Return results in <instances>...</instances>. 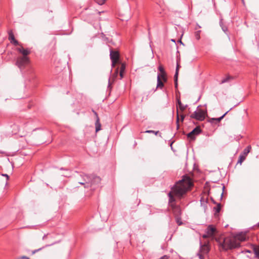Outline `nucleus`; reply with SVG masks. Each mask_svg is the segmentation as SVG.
<instances>
[{
    "label": "nucleus",
    "mask_w": 259,
    "mask_h": 259,
    "mask_svg": "<svg viewBox=\"0 0 259 259\" xmlns=\"http://www.w3.org/2000/svg\"><path fill=\"white\" fill-rule=\"evenodd\" d=\"M222 28L223 31L226 32L227 31V28L226 26H222Z\"/></svg>",
    "instance_id": "nucleus-34"
},
{
    "label": "nucleus",
    "mask_w": 259,
    "mask_h": 259,
    "mask_svg": "<svg viewBox=\"0 0 259 259\" xmlns=\"http://www.w3.org/2000/svg\"><path fill=\"white\" fill-rule=\"evenodd\" d=\"M178 103L179 104V108L181 110L184 111L186 109L187 105H183L180 100L178 101Z\"/></svg>",
    "instance_id": "nucleus-20"
},
{
    "label": "nucleus",
    "mask_w": 259,
    "mask_h": 259,
    "mask_svg": "<svg viewBox=\"0 0 259 259\" xmlns=\"http://www.w3.org/2000/svg\"><path fill=\"white\" fill-rule=\"evenodd\" d=\"M229 112L228 111H227L225 113H224L222 116L219 117V118H212V120H216L217 122H220L224 117V116L227 114V113Z\"/></svg>",
    "instance_id": "nucleus-22"
},
{
    "label": "nucleus",
    "mask_w": 259,
    "mask_h": 259,
    "mask_svg": "<svg viewBox=\"0 0 259 259\" xmlns=\"http://www.w3.org/2000/svg\"><path fill=\"white\" fill-rule=\"evenodd\" d=\"M252 249L255 257L259 259V246L253 245Z\"/></svg>",
    "instance_id": "nucleus-12"
},
{
    "label": "nucleus",
    "mask_w": 259,
    "mask_h": 259,
    "mask_svg": "<svg viewBox=\"0 0 259 259\" xmlns=\"http://www.w3.org/2000/svg\"><path fill=\"white\" fill-rule=\"evenodd\" d=\"M200 201H201V203H202V201H203V198H201V200H200Z\"/></svg>",
    "instance_id": "nucleus-42"
},
{
    "label": "nucleus",
    "mask_w": 259,
    "mask_h": 259,
    "mask_svg": "<svg viewBox=\"0 0 259 259\" xmlns=\"http://www.w3.org/2000/svg\"><path fill=\"white\" fill-rule=\"evenodd\" d=\"M200 259H204V256L200 254H198Z\"/></svg>",
    "instance_id": "nucleus-36"
},
{
    "label": "nucleus",
    "mask_w": 259,
    "mask_h": 259,
    "mask_svg": "<svg viewBox=\"0 0 259 259\" xmlns=\"http://www.w3.org/2000/svg\"><path fill=\"white\" fill-rule=\"evenodd\" d=\"M157 76H160V79L164 82H166L167 81V77L166 76V73H162V74H158Z\"/></svg>",
    "instance_id": "nucleus-17"
},
{
    "label": "nucleus",
    "mask_w": 259,
    "mask_h": 259,
    "mask_svg": "<svg viewBox=\"0 0 259 259\" xmlns=\"http://www.w3.org/2000/svg\"><path fill=\"white\" fill-rule=\"evenodd\" d=\"M27 259H29V258L28 257H27Z\"/></svg>",
    "instance_id": "nucleus-48"
},
{
    "label": "nucleus",
    "mask_w": 259,
    "mask_h": 259,
    "mask_svg": "<svg viewBox=\"0 0 259 259\" xmlns=\"http://www.w3.org/2000/svg\"><path fill=\"white\" fill-rule=\"evenodd\" d=\"M180 42L181 44H183L182 43V42L181 40H180Z\"/></svg>",
    "instance_id": "nucleus-43"
},
{
    "label": "nucleus",
    "mask_w": 259,
    "mask_h": 259,
    "mask_svg": "<svg viewBox=\"0 0 259 259\" xmlns=\"http://www.w3.org/2000/svg\"><path fill=\"white\" fill-rule=\"evenodd\" d=\"M213 210H214V215H217L218 213H219L220 211V210H221V204H218V205L213 207Z\"/></svg>",
    "instance_id": "nucleus-16"
},
{
    "label": "nucleus",
    "mask_w": 259,
    "mask_h": 259,
    "mask_svg": "<svg viewBox=\"0 0 259 259\" xmlns=\"http://www.w3.org/2000/svg\"><path fill=\"white\" fill-rule=\"evenodd\" d=\"M191 118L202 121L205 119V113L203 110L199 109L194 112L191 115Z\"/></svg>",
    "instance_id": "nucleus-7"
},
{
    "label": "nucleus",
    "mask_w": 259,
    "mask_h": 259,
    "mask_svg": "<svg viewBox=\"0 0 259 259\" xmlns=\"http://www.w3.org/2000/svg\"><path fill=\"white\" fill-rule=\"evenodd\" d=\"M240 245V243L237 241L234 238H225L222 244V247L225 250L237 248L239 247Z\"/></svg>",
    "instance_id": "nucleus-3"
},
{
    "label": "nucleus",
    "mask_w": 259,
    "mask_h": 259,
    "mask_svg": "<svg viewBox=\"0 0 259 259\" xmlns=\"http://www.w3.org/2000/svg\"><path fill=\"white\" fill-rule=\"evenodd\" d=\"M21 258L22 259H27V257L25 256H22L21 257Z\"/></svg>",
    "instance_id": "nucleus-39"
},
{
    "label": "nucleus",
    "mask_w": 259,
    "mask_h": 259,
    "mask_svg": "<svg viewBox=\"0 0 259 259\" xmlns=\"http://www.w3.org/2000/svg\"><path fill=\"white\" fill-rule=\"evenodd\" d=\"M158 70L160 72V73L159 74H162V73H165L163 67L162 66H161V65L158 67Z\"/></svg>",
    "instance_id": "nucleus-25"
},
{
    "label": "nucleus",
    "mask_w": 259,
    "mask_h": 259,
    "mask_svg": "<svg viewBox=\"0 0 259 259\" xmlns=\"http://www.w3.org/2000/svg\"><path fill=\"white\" fill-rule=\"evenodd\" d=\"M27 259H29V258L28 257H27Z\"/></svg>",
    "instance_id": "nucleus-47"
},
{
    "label": "nucleus",
    "mask_w": 259,
    "mask_h": 259,
    "mask_svg": "<svg viewBox=\"0 0 259 259\" xmlns=\"http://www.w3.org/2000/svg\"><path fill=\"white\" fill-rule=\"evenodd\" d=\"M180 67V65L179 64L178 62H177V67H176L175 73L178 72V74H179V69Z\"/></svg>",
    "instance_id": "nucleus-30"
},
{
    "label": "nucleus",
    "mask_w": 259,
    "mask_h": 259,
    "mask_svg": "<svg viewBox=\"0 0 259 259\" xmlns=\"http://www.w3.org/2000/svg\"><path fill=\"white\" fill-rule=\"evenodd\" d=\"M216 231V229L212 225H209L205 231V234L202 235L203 238H213Z\"/></svg>",
    "instance_id": "nucleus-6"
},
{
    "label": "nucleus",
    "mask_w": 259,
    "mask_h": 259,
    "mask_svg": "<svg viewBox=\"0 0 259 259\" xmlns=\"http://www.w3.org/2000/svg\"><path fill=\"white\" fill-rule=\"evenodd\" d=\"M179 113H178V110L177 109V122L179 121Z\"/></svg>",
    "instance_id": "nucleus-38"
},
{
    "label": "nucleus",
    "mask_w": 259,
    "mask_h": 259,
    "mask_svg": "<svg viewBox=\"0 0 259 259\" xmlns=\"http://www.w3.org/2000/svg\"><path fill=\"white\" fill-rule=\"evenodd\" d=\"M89 177L90 180L89 181V182L91 184L90 188H95L100 183L101 178L99 177L94 175H91L89 176Z\"/></svg>",
    "instance_id": "nucleus-8"
},
{
    "label": "nucleus",
    "mask_w": 259,
    "mask_h": 259,
    "mask_svg": "<svg viewBox=\"0 0 259 259\" xmlns=\"http://www.w3.org/2000/svg\"><path fill=\"white\" fill-rule=\"evenodd\" d=\"M148 35H149V36L150 37V28H148Z\"/></svg>",
    "instance_id": "nucleus-40"
},
{
    "label": "nucleus",
    "mask_w": 259,
    "mask_h": 259,
    "mask_svg": "<svg viewBox=\"0 0 259 259\" xmlns=\"http://www.w3.org/2000/svg\"><path fill=\"white\" fill-rule=\"evenodd\" d=\"M181 120H182V121H183L184 119L185 116L183 114H182L181 115Z\"/></svg>",
    "instance_id": "nucleus-37"
},
{
    "label": "nucleus",
    "mask_w": 259,
    "mask_h": 259,
    "mask_svg": "<svg viewBox=\"0 0 259 259\" xmlns=\"http://www.w3.org/2000/svg\"><path fill=\"white\" fill-rule=\"evenodd\" d=\"M164 86L162 81L160 79V76H157V88L162 89Z\"/></svg>",
    "instance_id": "nucleus-13"
},
{
    "label": "nucleus",
    "mask_w": 259,
    "mask_h": 259,
    "mask_svg": "<svg viewBox=\"0 0 259 259\" xmlns=\"http://www.w3.org/2000/svg\"><path fill=\"white\" fill-rule=\"evenodd\" d=\"M258 226H259V223H258Z\"/></svg>",
    "instance_id": "nucleus-46"
},
{
    "label": "nucleus",
    "mask_w": 259,
    "mask_h": 259,
    "mask_svg": "<svg viewBox=\"0 0 259 259\" xmlns=\"http://www.w3.org/2000/svg\"><path fill=\"white\" fill-rule=\"evenodd\" d=\"M247 252H250V251L249 250H247Z\"/></svg>",
    "instance_id": "nucleus-45"
},
{
    "label": "nucleus",
    "mask_w": 259,
    "mask_h": 259,
    "mask_svg": "<svg viewBox=\"0 0 259 259\" xmlns=\"http://www.w3.org/2000/svg\"><path fill=\"white\" fill-rule=\"evenodd\" d=\"M93 112H94V114L96 116V122H95L96 132H98L99 131H100L101 129V124L100 123L99 117H98V115L97 112H95L94 110H93Z\"/></svg>",
    "instance_id": "nucleus-11"
},
{
    "label": "nucleus",
    "mask_w": 259,
    "mask_h": 259,
    "mask_svg": "<svg viewBox=\"0 0 259 259\" xmlns=\"http://www.w3.org/2000/svg\"><path fill=\"white\" fill-rule=\"evenodd\" d=\"M16 50L22 54L21 56L28 57L27 56L30 53V50L28 49H24L23 47H19L16 49Z\"/></svg>",
    "instance_id": "nucleus-10"
},
{
    "label": "nucleus",
    "mask_w": 259,
    "mask_h": 259,
    "mask_svg": "<svg viewBox=\"0 0 259 259\" xmlns=\"http://www.w3.org/2000/svg\"><path fill=\"white\" fill-rule=\"evenodd\" d=\"M158 132H159L158 131L155 132V131H152V130H148V131H146V133H154L155 135H157V134Z\"/></svg>",
    "instance_id": "nucleus-28"
},
{
    "label": "nucleus",
    "mask_w": 259,
    "mask_h": 259,
    "mask_svg": "<svg viewBox=\"0 0 259 259\" xmlns=\"http://www.w3.org/2000/svg\"><path fill=\"white\" fill-rule=\"evenodd\" d=\"M42 248H39V249H35V250H34L32 251V254H34V253H35L36 252H37V251H38L40 250Z\"/></svg>",
    "instance_id": "nucleus-32"
},
{
    "label": "nucleus",
    "mask_w": 259,
    "mask_h": 259,
    "mask_svg": "<svg viewBox=\"0 0 259 259\" xmlns=\"http://www.w3.org/2000/svg\"><path fill=\"white\" fill-rule=\"evenodd\" d=\"M95 2L99 5H102L105 3V0H95Z\"/></svg>",
    "instance_id": "nucleus-26"
},
{
    "label": "nucleus",
    "mask_w": 259,
    "mask_h": 259,
    "mask_svg": "<svg viewBox=\"0 0 259 259\" xmlns=\"http://www.w3.org/2000/svg\"><path fill=\"white\" fill-rule=\"evenodd\" d=\"M178 72L175 73V74L174 75V79H175V88L177 89L178 87Z\"/></svg>",
    "instance_id": "nucleus-23"
},
{
    "label": "nucleus",
    "mask_w": 259,
    "mask_h": 259,
    "mask_svg": "<svg viewBox=\"0 0 259 259\" xmlns=\"http://www.w3.org/2000/svg\"><path fill=\"white\" fill-rule=\"evenodd\" d=\"M11 43L14 44L15 46L19 45V44L18 41L17 40H16V39H15V40H14L13 41H11Z\"/></svg>",
    "instance_id": "nucleus-27"
},
{
    "label": "nucleus",
    "mask_w": 259,
    "mask_h": 259,
    "mask_svg": "<svg viewBox=\"0 0 259 259\" xmlns=\"http://www.w3.org/2000/svg\"><path fill=\"white\" fill-rule=\"evenodd\" d=\"M200 32V31H197L195 33V36L197 39H199L200 38V35H199Z\"/></svg>",
    "instance_id": "nucleus-29"
},
{
    "label": "nucleus",
    "mask_w": 259,
    "mask_h": 259,
    "mask_svg": "<svg viewBox=\"0 0 259 259\" xmlns=\"http://www.w3.org/2000/svg\"><path fill=\"white\" fill-rule=\"evenodd\" d=\"M193 186V183L190 178L185 175L183 177L182 180L179 181L171 188L172 192H170L168 194L169 202H173L175 201V198L173 194L177 198L181 199L183 198L189 191Z\"/></svg>",
    "instance_id": "nucleus-1"
},
{
    "label": "nucleus",
    "mask_w": 259,
    "mask_h": 259,
    "mask_svg": "<svg viewBox=\"0 0 259 259\" xmlns=\"http://www.w3.org/2000/svg\"><path fill=\"white\" fill-rule=\"evenodd\" d=\"M121 20H122V21L126 20L125 19H121Z\"/></svg>",
    "instance_id": "nucleus-44"
},
{
    "label": "nucleus",
    "mask_w": 259,
    "mask_h": 259,
    "mask_svg": "<svg viewBox=\"0 0 259 259\" xmlns=\"http://www.w3.org/2000/svg\"><path fill=\"white\" fill-rule=\"evenodd\" d=\"M246 156L243 155V154H241L240 155L239 157V159L237 161L238 164H240V165L242 164V163L245 160L246 158Z\"/></svg>",
    "instance_id": "nucleus-15"
},
{
    "label": "nucleus",
    "mask_w": 259,
    "mask_h": 259,
    "mask_svg": "<svg viewBox=\"0 0 259 259\" xmlns=\"http://www.w3.org/2000/svg\"><path fill=\"white\" fill-rule=\"evenodd\" d=\"M90 180L89 176L83 173L79 174L75 178L76 182L81 185L83 186L85 188H90V185H91L89 182Z\"/></svg>",
    "instance_id": "nucleus-4"
},
{
    "label": "nucleus",
    "mask_w": 259,
    "mask_h": 259,
    "mask_svg": "<svg viewBox=\"0 0 259 259\" xmlns=\"http://www.w3.org/2000/svg\"><path fill=\"white\" fill-rule=\"evenodd\" d=\"M9 39L11 42L15 39L14 35L12 32L9 33Z\"/></svg>",
    "instance_id": "nucleus-24"
},
{
    "label": "nucleus",
    "mask_w": 259,
    "mask_h": 259,
    "mask_svg": "<svg viewBox=\"0 0 259 259\" xmlns=\"http://www.w3.org/2000/svg\"><path fill=\"white\" fill-rule=\"evenodd\" d=\"M201 132L200 128L198 126L196 127L191 132L187 134V137L190 140H194L195 137L198 135Z\"/></svg>",
    "instance_id": "nucleus-9"
},
{
    "label": "nucleus",
    "mask_w": 259,
    "mask_h": 259,
    "mask_svg": "<svg viewBox=\"0 0 259 259\" xmlns=\"http://www.w3.org/2000/svg\"><path fill=\"white\" fill-rule=\"evenodd\" d=\"M177 223L179 225H181L182 224V222L180 221V219L178 218H177Z\"/></svg>",
    "instance_id": "nucleus-31"
},
{
    "label": "nucleus",
    "mask_w": 259,
    "mask_h": 259,
    "mask_svg": "<svg viewBox=\"0 0 259 259\" xmlns=\"http://www.w3.org/2000/svg\"><path fill=\"white\" fill-rule=\"evenodd\" d=\"M250 149H251V146H247L245 149H244L242 154L246 156L247 155V154H248V153L250 152Z\"/></svg>",
    "instance_id": "nucleus-21"
},
{
    "label": "nucleus",
    "mask_w": 259,
    "mask_h": 259,
    "mask_svg": "<svg viewBox=\"0 0 259 259\" xmlns=\"http://www.w3.org/2000/svg\"><path fill=\"white\" fill-rule=\"evenodd\" d=\"M111 81H110V79H109V86H110L111 85Z\"/></svg>",
    "instance_id": "nucleus-41"
},
{
    "label": "nucleus",
    "mask_w": 259,
    "mask_h": 259,
    "mask_svg": "<svg viewBox=\"0 0 259 259\" xmlns=\"http://www.w3.org/2000/svg\"><path fill=\"white\" fill-rule=\"evenodd\" d=\"M201 250L204 253H207L209 251V248L207 245H204L201 247Z\"/></svg>",
    "instance_id": "nucleus-18"
},
{
    "label": "nucleus",
    "mask_w": 259,
    "mask_h": 259,
    "mask_svg": "<svg viewBox=\"0 0 259 259\" xmlns=\"http://www.w3.org/2000/svg\"><path fill=\"white\" fill-rule=\"evenodd\" d=\"M233 79V77L230 75H228L226 78L223 79L220 82V84H223L226 82H229L230 80Z\"/></svg>",
    "instance_id": "nucleus-14"
},
{
    "label": "nucleus",
    "mask_w": 259,
    "mask_h": 259,
    "mask_svg": "<svg viewBox=\"0 0 259 259\" xmlns=\"http://www.w3.org/2000/svg\"><path fill=\"white\" fill-rule=\"evenodd\" d=\"M168 256L167 255H163V256H161L159 259H168Z\"/></svg>",
    "instance_id": "nucleus-35"
},
{
    "label": "nucleus",
    "mask_w": 259,
    "mask_h": 259,
    "mask_svg": "<svg viewBox=\"0 0 259 259\" xmlns=\"http://www.w3.org/2000/svg\"><path fill=\"white\" fill-rule=\"evenodd\" d=\"M2 176H3V177H5L6 178L7 180H8L9 178V176L7 175V174H2Z\"/></svg>",
    "instance_id": "nucleus-33"
},
{
    "label": "nucleus",
    "mask_w": 259,
    "mask_h": 259,
    "mask_svg": "<svg viewBox=\"0 0 259 259\" xmlns=\"http://www.w3.org/2000/svg\"><path fill=\"white\" fill-rule=\"evenodd\" d=\"M125 66V63L120 60L118 51L114 50V79L117 77L118 74L120 79L123 77Z\"/></svg>",
    "instance_id": "nucleus-2"
},
{
    "label": "nucleus",
    "mask_w": 259,
    "mask_h": 259,
    "mask_svg": "<svg viewBox=\"0 0 259 259\" xmlns=\"http://www.w3.org/2000/svg\"><path fill=\"white\" fill-rule=\"evenodd\" d=\"M110 57L111 61V66L113 67V50L110 49Z\"/></svg>",
    "instance_id": "nucleus-19"
},
{
    "label": "nucleus",
    "mask_w": 259,
    "mask_h": 259,
    "mask_svg": "<svg viewBox=\"0 0 259 259\" xmlns=\"http://www.w3.org/2000/svg\"><path fill=\"white\" fill-rule=\"evenodd\" d=\"M30 62V59L28 57L19 56L16 59V65L22 70L25 68L26 66Z\"/></svg>",
    "instance_id": "nucleus-5"
}]
</instances>
